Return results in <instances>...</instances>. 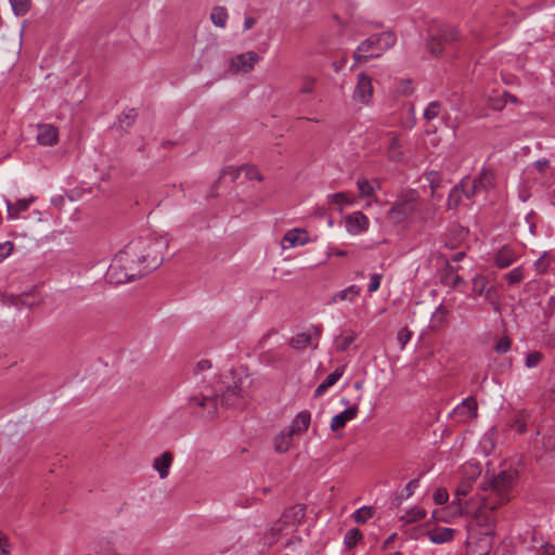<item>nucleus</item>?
<instances>
[{
    "label": "nucleus",
    "instance_id": "10",
    "mask_svg": "<svg viewBox=\"0 0 555 555\" xmlns=\"http://www.w3.org/2000/svg\"><path fill=\"white\" fill-rule=\"evenodd\" d=\"M373 95L372 78L364 73L358 75L357 85L353 90V99L367 104Z\"/></svg>",
    "mask_w": 555,
    "mask_h": 555
},
{
    "label": "nucleus",
    "instance_id": "61",
    "mask_svg": "<svg viewBox=\"0 0 555 555\" xmlns=\"http://www.w3.org/2000/svg\"><path fill=\"white\" fill-rule=\"evenodd\" d=\"M502 98H504V103H507V102L517 103L518 102L517 98L508 92H504Z\"/></svg>",
    "mask_w": 555,
    "mask_h": 555
},
{
    "label": "nucleus",
    "instance_id": "43",
    "mask_svg": "<svg viewBox=\"0 0 555 555\" xmlns=\"http://www.w3.org/2000/svg\"><path fill=\"white\" fill-rule=\"evenodd\" d=\"M511 345H512L511 338L507 336H503L494 345V350L499 354H504L507 351H509Z\"/></svg>",
    "mask_w": 555,
    "mask_h": 555
},
{
    "label": "nucleus",
    "instance_id": "33",
    "mask_svg": "<svg viewBox=\"0 0 555 555\" xmlns=\"http://www.w3.org/2000/svg\"><path fill=\"white\" fill-rule=\"evenodd\" d=\"M377 38H378V50L380 51V55L386 51L388 50L389 48H391L395 42H396V37L392 33H382V34H376Z\"/></svg>",
    "mask_w": 555,
    "mask_h": 555
},
{
    "label": "nucleus",
    "instance_id": "29",
    "mask_svg": "<svg viewBox=\"0 0 555 555\" xmlns=\"http://www.w3.org/2000/svg\"><path fill=\"white\" fill-rule=\"evenodd\" d=\"M295 528H291L288 522L283 521L281 517L271 528V534L274 542H278L280 538L293 532Z\"/></svg>",
    "mask_w": 555,
    "mask_h": 555
},
{
    "label": "nucleus",
    "instance_id": "11",
    "mask_svg": "<svg viewBox=\"0 0 555 555\" xmlns=\"http://www.w3.org/2000/svg\"><path fill=\"white\" fill-rule=\"evenodd\" d=\"M468 470L470 475L463 477L455 490V496L459 501L463 500L469 494L476 478L480 475V468L478 465L464 466L465 474H467Z\"/></svg>",
    "mask_w": 555,
    "mask_h": 555
},
{
    "label": "nucleus",
    "instance_id": "9",
    "mask_svg": "<svg viewBox=\"0 0 555 555\" xmlns=\"http://www.w3.org/2000/svg\"><path fill=\"white\" fill-rule=\"evenodd\" d=\"M481 185L482 176H464L461 180L460 188L455 186L450 193L449 207H452L451 199L456 197L460 191H462L467 198H470L478 192Z\"/></svg>",
    "mask_w": 555,
    "mask_h": 555
},
{
    "label": "nucleus",
    "instance_id": "27",
    "mask_svg": "<svg viewBox=\"0 0 555 555\" xmlns=\"http://www.w3.org/2000/svg\"><path fill=\"white\" fill-rule=\"evenodd\" d=\"M357 186L362 197H371L374 191L379 188V182L376 179L366 180L361 178L357 181Z\"/></svg>",
    "mask_w": 555,
    "mask_h": 555
},
{
    "label": "nucleus",
    "instance_id": "16",
    "mask_svg": "<svg viewBox=\"0 0 555 555\" xmlns=\"http://www.w3.org/2000/svg\"><path fill=\"white\" fill-rule=\"evenodd\" d=\"M36 138L41 145H53L57 140V129L52 125H38Z\"/></svg>",
    "mask_w": 555,
    "mask_h": 555
},
{
    "label": "nucleus",
    "instance_id": "35",
    "mask_svg": "<svg viewBox=\"0 0 555 555\" xmlns=\"http://www.w3.org/2000/svg\"><path fill=\"white\" fill-rule=\"evenodd\" d=\"M443 41L441 40L438 33L431 35L427 40V49L433 55H439L442 52Z\"/></svg>",
    "mask_w": 555,
    "mask_h": 555
},
{
    "label": "nucleus",
    "instance_id": "39",
    "mask_svg": "<svg viewBox=\"0 0 555 555\" xmlns=\"http://www.w3.org/2000/svg\"><path fill=\"white\" fill-rule=\"evenodd\" d=\"M10 3L16 15H24L30 9V0H10Z\"/></svg>",
    "mask_w": 555,
    "mask_h": 555
},
{
    "label": "nucleus",
    "instance_id": "48",
    "mask_svg": "<svg viewBox=\"0 0 555 555\" xmlns=\"http://www.w3.org/2000/svg\"><path fill=\"white\" fill-rule=\"evenodd\" d=\"M382 279L383 275L379 273H374L370 276V283L367 286L369 293H374L379 288Z\"/></svg>",
    "mask_w": 555,
    "mask_h": 555
},
{
    "label": "nucleus",
    "instance_id": "58",
    "mask_svg": "<svg viewBox=\"0 0 555 555\" xmlns=\"http://www.w3.org/2000/svg\"><path fill=\"white\" fill-rule=\"evenodd\" d=\"M397 539V533L390 534L384 542L383 548L387 550Z\"/></svg>",
    "mask_w": 555,
    "mask_h": 555
},
{
    "label": "nucleus",
    "instance_id": "40",
    "mask_svg": "<svg viewBox=\"0 0 555 555\" xmlns=\"http://www.w3.org/2000/svg\"><path fill=\"white\" fill-rule=\"evenodd\" d=\"M441 109V104L438 101L430 102L424 111V118L427 121L435 119Z\"/></svg>",
    "mask_w": 555,
    "mask_h": 555
},
{
    "label": "nucleus",
    "instance_id": "57",
    "mask_svg": "<svg viewBox=\"0 0 555 555\" xmlns=\"http://www.w3.org/2000/svg\"><path fill=\"white\" fill-rule=\"evenodd\" d=\"M530 216L531 214H528L525 218L526 220V224L528 225V229H529V232L534 235V230H535V224L534 222L530 219Z\"/></svg>",
    "mask_w": 555,
    "mask_h": 555
},
{
    "label": "nucleus",
    "instance_id": "5",
    "mask_svg": "<svg viewBox=\"0 0 555 555\" xmlns=\"http://www.w3.org/2000/svg\"><path fill=\"white\" fill-rule=\"evenodd\" d=\"M231 379L232 382L228 383L220 396L221 404L228 408L237 406L240 401L245 397V391L242 386L243 380L241 378H236L233 374H231Z\"/></svg>",
    "mask_w": 555,
    "mask_h": 555
},
{
    "label": "nucleus",
    "instance_id": "55",
    "mask_svg": "<svg viewBox=\"0 0 555 555\" xmlns=\"http://www.w3.org/2000/svg\"><path fill=\"white\" fill-rule=\"evenodd\" d=\"M354 220L358 222V224L360 227H364V225H366L369 223L367 218L364 215H362V214L356 215L354 216Z\"/></svg>",
    "mask_w": 555,
    "mask_h": 555
},
{
    "label": "nucleus",
    "instance_id": "17",
    "mask_svg": "<svg viewBox=\"0 0 555 555\" xmlns=\"http://www.w3.org/2000/svg\"><path fill=\"white\" fill-rule=\"evenodd\" d=\"M311 421V414L308 411L299 412L294 420L292 421L291 425L285 427L287 431L295 436L297 434H301L306 431L309 428Z\"/></svg>",
    "mask_w": 555,
    "mask_h": 555
},
{
    "label": "nucleus",
    "instance_id": "24",
    "mask_svg": "<svg viewBox=\"0 0 555 555\" xmlns=\"http://www.w3.org/2000/svg\"><path fill=\"white\" fill-rule=\"evenodd\" d=\"M293 435H291L286 428L274 438V450L279 453L287 452L293 444Z\"/></svg>",
    "mask_w": 555,
    "mask_h": 555
},
{
    "label": "nucleus",
    "instance_id": "46",
    "mask_svg": "<svg viewBox=\"0 0 555 555\" xmlns=\"http://www.w3.org/2000/svg\"><path fill=\"white\" fill-rule=\"evenodd\" d=\"M412 332L408 327L401 328L397 334V339L401 345V349H404L405 345L410 341Z\"/></svg>",
    "mask_w": 555,
    "mask_h": 555
},
{
    "label": "nucleus",
    "instance_id": "51",
    "mask_svg": "<svg viewBox=\"0 0 555 555\" xmlns=\"http://www.w3.org/2000/svg\"><path fill=\"white\" fill-rule=\"evenodd\" d=\"M420 486V480L418 479H413L411 481L408 482V485L405 486V489H404V494L402 493L401 494V499H408L410 498L413 493H414V490Z\"/></svg>",
    "mask_w": 555,
    "mask_h": 555
},
{
    "label": "nucleus",
    "instance_id": "3",
    "mask_svg": "<svg viewBox=\"0 0 555 555\" xmlns=\"http://www.w3.org/2000/svg\"><path fill=\"white\" fill-rule=\"evenodd\" d=\"M131 246H137V258L145 269V272L155 270L160 266L164 259V253L169 246L167 234H153L146 238H140L130 243Z\"/></svg>",
    "mask_w": 555,
    "mask_h": 555
},
{
    "label": "nucleus",
    "instance_id": "59",
    "mask_svg": "<svg viewBox=\"0 0 555 555\" xmlns=\"http://www.w3.org/2000/svg\"><path fill=\"white\" fill-rule=\"evenodd\" d=\"M256 24V20L251 16H248L244 21V30L250 29Z\"/></svg>",
    "mask_w": 555,
    "mask_h": 555
},
{
    "label": "nucleus",
    "instance_id": "28",
    "mask_svg": "<svg viewBox=\"0 0 555 555\" xmlns=\"http://www.w3.org/2000/svg\"><path fill=\"white\" fill-rule=\"evenodd\" d=\"M438 35L440 36L443 43H452L460 39L459 29L452 25H443L439 28Z\"/></svg>",
    "mask_w": 555,
    "mask_h": 555
},
{
    "label": "nucleus",
    "instance_id": "53",
    "mask_svg": "<svg viewBox=\"0 0 555 555\" xmlns=\"http://www.w3.org/2000/svg\"><path fill=\"white\" fill-rule=\"evenodd\" d=\"M242 171H245V173H253L255 171L254 167L248 164H243L235 169H232L230 173H241Z\"/></svg>",
    "mask_w": 555,
    "mask_h": 555
},
{
    "label": "nucleus",
    "instance_id": "63",
    "mask_svg": "<svg viewBox=\"0 0 555 555\" xmlns=\"http://www.w3.org/2000/svg\"><path fill=\"white\" fill-rule=\"evenodd\" d=\"M505 103H504V98L501 100H498L495 101L493 104H492V107L494 109H498V111H501L503 107H504Z\"/></svg>",
    "mask_w": 555,
    "mask_h": 555
},
{
    "label": "nucleus",
    "instance_id": "15",
    "mask_svg": "<svg viewBox=\"0 0 555 555\" xmlns=\"http://www.w3.org/2000/svg\"><path fill=\"white\" fill-rule=\"evenodd\" d=\"M309 241L308 234L305 230L293 229L289 230L283 237V248H292L296 246H302Z\"/></svg>",
    "mask_w": 555,
    "mask_h": 555
},
{
    "label": "nucleus",
    "instance_id": "42",
    "mask_svg": "<svg viewBox=\"0 0 555 555\" xmlns=\"http://www.w3.org/2000/svg\"><path fill=\"white\" fill-rule=\"evenodd\" d=\"M543 447L546 452L555 451V428L550 429L543 436Z\"/></svg>",
    "mask_w": 555,
    "mask_h": 555
},
{
    "label": "nucleus",
    "instance_id": "23",
    "mask_svg": "<svg viewBox=\"0 0 555 555\" xmlns=\"http://www.w3.org/2000/svg\"><path fill=\"white\" fill-rule=\"evenodd\" d=\"M389 157L395 162H400L403 158V142L399 137L391 135L387 139Z\"/></svg>",
    "mask_w": 555,
    "mask_h": 555
},
{
    "label": "nucleus",
    "instance_id": "41",
    "mask_svg": "<svg viewBox=\"0 0 555 555\" xmlns=\"http://www.w3.org/2000/svg\"><path fill=\"white\" fill-rule=\"evenodd\" d=\"M528 416L526 411L518 412L513 427L519 433L525 434L527 430L526 417Z\"/></svg>",
    "mask_w": 555,
    "mask_h": 555
},
{
    "label": "nucleus",
    "instance_id": "32",
    "mask_svg": "<svg viewBox=\"0 0 555 555\" xmlns=\"http://www.w3.org/2000/svg\"><path fill=\"white\" fill-rule=\"evenodd\" d=\"M487 284L488 280L486 276L476 275L473 279V292L479 296L485 295L488 298L491 289H487Z\"/></svg>",
    "mask_w": 555,
    "mask_h": 555
},
{
    "label": "nucleus",
    "instance_id": "34",
    "mask_svg": "<svg viewBox=\"0 0 555 555\" xmlns=\"http://www.w3.org/2000/svg\"><path fill=\"white\" fill-rule=\"evenodd\" d=\"M363 538L359 529H350L346 532L344 543L348 550L354 547Z\"/></svg>",
    "mask_w": 555,
    "mask_h": 555
},
{
    "label": "nucleus",
    "instance_id": "52",
    "mask_svg": "<svg viewBox=\"0 0 555 555\" xmlns=\"http://www.w3.org/2000/svg\"><path fill=\"white\" fill-rule=\"evenodd\" d=\"M548 165H550V162L547 159H545V158L539 159V160L533 163L534 168L539 172H543V171L547 170L548 169Z\"/></svg>",
    "mask_w": 555,
    "mask_h": 555
},
{
    "label": "nucleus",
    "instance_id": "30",
    "mask_svg": "<svg viewBox=\"0 0 555 555\" xmlns=\"http://www.w3.org/2000/svg\"><path fill=\"white\" fill-rule=\"evenodd\" d=\"M228 11L223 7H215L210 13V20L217 27L224 28L228 22Z\"/></svg>",
    "mask_w": 555,
    "mask_h": 555
},
{
    "label": "nucleus",
    "instance_id": "50",
    "mask_svg": "<svg viewBox=\"0 0 555 555\" xmlns=\"http://www.w3.org/2000/svg\"><path fill=\"white\" fill-rule=\"evenodd\" d=\"M534 268L538 273L546 272V270L548 268V261L546 259V254L542 255L539 259L535 260Z\"/></svg>",
    "mask_w": 555,
    "mask_h": 555
},
{
    "label": "nucleus",
    "instance_id": "36",
    "mask_svg": "<svg viewBox=\"0 0 555 555\" xmlns=\"http://www.w3.org/2000/svg\"><path fill=\"white\" fill-rule=\"evenodd\" d=\"M373 517V509L370 506H362L353 513V519L357 524H365Z\"/></svg>",
    "mask_w": 555,
    "mask_h": 555
},
{
    "label": "nucleus",
    "instance_id": "62",
    "mask_svg": "<svg viewBox=\"0 0 555 555\" xmlns=\"http://www.w3.org/2000/svg\"><path fill=\"white\" fill-rule=\"evenodd\" d=\"M300 542L301 538L298 535H294L286 542V546L292 547L294 544H299Z\"/></svg>",
    "mask_w": 555,
    "mask_h": 555
},
{
    "label": "nucleus",
    "instance_id": "47",
    "mask_svg": "<svg viewBox=\"0 0 555 555\" xmlns=\"http://www.w3.org/2000/svg\"><path fill=\"white\" fill-rule=\"evenodd\" d=\"M13 249L14 245L12 242L0 243V263L12 254Z\"/></svg>",
    "mask_w": 555,
    "mask_h": 555
},
{
    "label": "nucleus",
    "instance_id": "19",
    "mask_svg": "<svg viewBox=\"0 0 555 555\" xmlns=\"http://www.w3.org/2000/svg\"><path fill=\"white\" fill-rule=\"evenodd\" d=\"M346 370L345 365L338 366L334 372L327 375V377L314 390V397H322L330 387L334 386L344 375Z\"/></svg>",
    "mask_w": 555,
    "mask_h": 555
},
{
    "label": "nucleus",
    "instance_id": "49",
    "mask_svg": "<svg viewBox=\"0 0 555 555\" xmlns=\"http://www.w3.org/2000/svg\"><path fill=\"white\" fill-rule=\"evenodd\" d=\"M449 500V493L446 489H437L434 493V501L438 505L447 503Z\"/></svg>",
    "mask_w": 555,
    "mask_h": 555
},
{
    "label": "nucleus",
    "instance_id": "56",
    "mask_svg": "<svg viewBox=\"0 0 555 555\" xmlns=\"http://www.w3.org/2000/svg\"><path fill=\"white\" fill-rule=\"evenodd\" d=\"M210 367H211V362L209 360H201L197 363V370H199V371L209 370Z\"/></svg>",
    "mask_w": 555,
    "mask_h": 555
},
{
    "label": "nucleus",
    "instance_id": "14",
    "mask_svg": "<svg viewBox=\"0 0 555 555\" xmlns=\"http://www.w3.org/2000/svg\"><path fill=\"white\" fill-rule=\"evenodd\" d=\"M260 60L259 55L254 51H248L246 53H242L235 56L231 61V66L235 67L237 70H242L244 73L250 72L255 64Z\"/></svg>",
    "mask_w": 555,
    "mask_h": 555
},
{
    "label": "nucleus",
    "instance_id": "12",
    "mask_svg": "<svg viewBox=\"0 0 555 555\" xmlns=\"http://www.w3.org/2000/svg\"><path fill=\"white\" fill-rule=\"evenodd\" d=\"M477 401L468 397L455 406L453 414L460 422H468L477 417Z\"/></svg>",
    "mask_w": 555,
    "mask_h": 555
},
{
    "label": "nucleus",
    "instance_id": "54",
    "mask_svg": "<svg viewBox=\"0 0 555 555\" xmlns=\"http://www.w3.org/2000/svg\"><path fill=\"white\" fill-rule=\"evenodd\" d=\"M427 535V531L422 527H415L412 529L410 537L412 539H418L421 535Z\"/></svg>",
    "mask_w": 555,
    "mask_h": 555
},
{
    "label": "nucleus",
    "instance_id": "13",
    "mask_svg": "<svg viewBox=\"0 0 555 555\" xmlns=\"http://www.w3.org/2000/svg\"><path fill=\"white\" fill-rule=\"evenodd\" d=\"M518 259V254L511 245H504L494 254L493 260L498 268L505 269Z\"/></svg>",
    "mask_w": 555,
    "mask_h": 555
},
{
    "label": "nucleus",
    "instance_id": "22",
    "mask_svg": "<svg viewBox=\"0 0 555 555\" xmlns=\"http://www.w3.org/2000/svg\"><path fill=\"white\" fill-rule=\"evenodd\" d=\"M454 530L452 528H437L427 531L428 539L435 544H443L453 539Z\"/></svg>",
    "mask_w": 555,
    "mask_h": 555
},
{
    "label": "nucleus",
    "instance_id": "7",
    "mask_svg": "<svg viewBox=\"0 0 555 555\" xmlns=\"http://www.w3.org/2000/svg\"><path fill=\"white\" fill-rule=\"evenodd\" d=\"M378 56H380V51L378 50V38L376 35H372L363 40L353 52V59L357 64Z\"/></svg>",
    "mask_w": 555,
    "mask_h": 555
},
{
    "label": "nucleus",
    "instance_id": "8",
    "mask_svg": "<svg viewBox=\"0 0 555 555\" xmlns=\"http://www.w3.org/2000/svg\"><path fill=\"white\" fill-rule=\"evenodd\" d=\"M321 328L312 326L308 332H301L292 337L289 346L294 349H305L307 347L318 348Z\"/></svg>",
    "mask_w": 555,
    "mask_h": 555
},
{
    "label": "nucleus",
    "instance_id": "21",
    "mask_svg": "<svg viewBox=\"0 0 555 555\" xmlns=\"http://www.w3.org/2000/svg\"><path fill=\"white\" fill-rule=\"evenodd\" d=\"M173 456L170 452H164L160 456L156 457L153 463V467L159 474L162 479L169 475V469L172 464Z\"/></svg>",
    "mask_w": 555,
    "mask_h": 555
},
{
    "label": "nucleus",
    "instance_id": "64",
    "mask_svg": "<svg viewBox=\"0 0 555 555\" xmlns=\"http://www.w3.org/2000/svg\"><path fill=\"white\" fill-rule=\"evenodd\" d=\"M540 555H555V547L554 546H546L542 554Z\"/></svg>",
    "mask_w": 555,
    "mask_h": 555
},
{
    "label": "nucleus",
    "instance_id": "2",
    "mask_svg": "<svg viewBox=\"0 0 555 555\" xmlns=\"http://www.w3.org/2000/svg\"><path fill=\"white\" fill-rule=\"evenodd\" d=\"M135 247L129 244L115 255L106 272V279L109 283L124 284L147 273L139 258H137Z\"/></svg>",
    "mask_w": 555,
    "mask_h": 555
},
{
    "label": "nucleus",
    "instance_id": "37",
    "mask_svg": "<svg viewBox=\"0 0 555 555\" xmlns=\"http://www.w3.org/2000/svg\"><path fill=\"white\" fill-rule=\"evenodd\" d=\"M357 334L353 331H348L344 335L340 336L337 341V349L339 351H346L349 346L356 340Z\"/></svg>",
    "mask_w": 555,
    "mask_h": 555
},
{
    "label": "nucleus",
    "instance_id": "44",
    "mask_svg": "<svg viewBox=\"0 0 555 555\" xmlns=\"http://www.w3.org/2000/svg\"><path fill=\"white\" fill-rule=\"evenodd\" d=\"M542 359L543 354L540 351H533L527 354L525 364L528 369H532L538 366Z\"/></svg>",
    "mask_w": 555,
    "mask_h": 555
},
{
    "label": "nucleus",
    "instance_id": "31",
    "mask_svg": "<svg viewBox=\"0 0 555 555\" xmlns=\"http://www.w3.org/2000/svg\"><path fill=\"white\" fill-rule=\"evenodd\" d=\"M426 516V512L421 507H413L405 512L404 515L400 517V520L404 524H412L418 520L424 519Z\"/></svg>",
    "mask_w": 555,
    "mask_h": 555
},
{
    "label": "nucleus",
    "instance_id": "45",
    "mask_svg": "<svg viewBox=\"0 0 555 555\" xmlns=\"http://www.w3.org/2000/svg\"><path fill=\"white\" fill-rule=\"evenodd\" d=\"M135 117H137V113L133 108H131V109H128L127 112L122 113L119 116V122H120L121 127H124V125L126 127H129L134 122Z\"/></svg>",
    "mask_w": 555,
    "mask_h": 555
},
{
    "label": "nucleus",
    "instance_id": "25",
    "mask_svg": "<svg viewBox=\"0 0 555 555\" xmlns=\"http://www.w3.org/2000/svg\"><path fill=\"white\" fill-rule=\"evenodd\" d=\"M360 287L357 286V285H350L348 286L347 288L343 289V291H339L338 293H336L332 299L330 300L328 304H336L338 301H345V300H348V301H353L360 294Z\"/></svg>",
    "mask_w": 555,
    "mask_h": 555
},
{
    "label": "nucleus",
    "instance_id": "60",
    "mask_svg": "<svg viewBox=\"0 0 555 555\" xmlns=\"http://www.w3.org/2000/svg\"><path fill=\"white\" fill-rule=\"evenodd\" d=\"M313 91V81H308L306 82L301 89H300V92L301 93H311Z\"/></svg>",
    "mask_w": 555,
    "mask_h": 555
},
{
    "label": "nucleus",
    "instance_id": "38",
    "mask_svg": "<svg viewBox=\"0 0 555 555\" xmlns=\"http://www.w3.org/2000/svg\"><path fill=\"white\" fill-rule=\"evenodd\" d=\"M505 279L509 285L520 283L525 279L522 267L519 266L511 270L505 274Z\"/></svg>",
    "mask_w": 555,
    "mask_h": 555
},
{
    "label": "nucleus",
    "instance_id": "6",
    "mask_svg": "<svg viewBox=\"0 0 555 555\" xmlns=\"http://www.w3.org/2000/svg\"><path fill=\"white\" fill-rule=\"evenodd\" d=\"M361 400L362 396H358L356 402L352 405H349L348 399L341 398L340 402L348 408L332 417L330 427L333 431L344 428L347 422L356 418L359 412V403Z\"/></svg>",
    "mask_w": 555,
    "mask_h": 555
},
{
    "label": "nucleus",
    "instance_id": "26",
    "mask_svg": "<svg viewBox=\"0 0 555 555\" xmlns=\"http://www.w3.org/2000/svg\"><path fill=\"white\" fill-rule=\"evenodd\" d=\"M191 405H198L202 408L208 406L210 410L208 411V416L214 417L216 415L217 410V397L216 396H203L202 398L192 397L190 398Z\"/></svg>",
    "mask_w": 555,
    "mask_h": 555
},
{
    "label": "nucleus",
    "instance_id": "20",
    "mask_svg": "<svg viewBox=\"0 0 555 555\" xmlns=\"http://www.w3.org/2000/svg\"><path fill=\"white\" fill-rule=\"evenodd\" d=\"M35 199L34 196H30L28 198L17 199L14 204L7 201L8 218L17 219L20 214L26 211Z\"/></svg>",
    "mask_w": 555,
    "mask_h": 555
},
{
    "label": "nucleus",
    "instance_id": "18",
    "mask_svg": "<svg viewBox=\"0 0 555 555\" xmlns=\"http://www.w3.org/2000/svg\"><path fill=\"white\" fill-rule=\"evenodd\" d=\"M306 515V506L302 504H296L286 509L282 517L283 521L288 522L291 528H296L301 524Z\"/></svg>",
    "mask_w": 555,
    "mask_h": 555
},
{
    "label": "nucleus",
    "instance_id": "1",
    "mask_svg": "<svg viewBox=\"0 0 555 555\" xmlns=\"http://www.w3.org/2000/svg\"><path fill=\"white\" fill-rule=\"evenodd\" d=\"M516 475L514 472H500L496 476H493L483 485L482 496L483 505L476 515V520L479 525H485L491 528L494 525V518L492 514L487 516L485 519L481 518V514L485 511L492 513L498 506L507 502L511 499V491L515 481Z\"/></svg>",
    "mask_w": 555,
    "mask_h": 555
},
{
    "label": "nucleus",
    "instance_id": "4",
    "mask_svg": "<svg viewBox=\"0 0 555 555\" xmlns=\"http://www.w3.org/2000/svg\"><path fill=\"white\" fill-rule=\"evenodd\" d=\"M422 202L416 191L412 190L402 194L395 206L390 209L391 219L397 222H402L409 219H414L420 211Z\"/></svg>",
    "mask_w": 555,
    "mask_h": 555
}]
</instances>
